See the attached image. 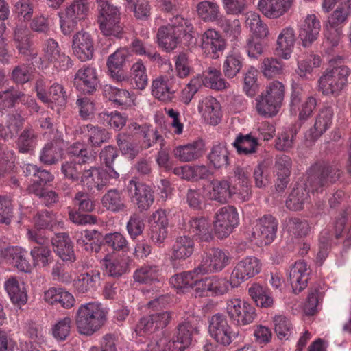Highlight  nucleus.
Returning a JSON list of instances; mask_svg holds the SVG:
<instances>
[{
    "mask_svg": "<svg viewBox=\"0 0 351 351\" xmlns=\"http://www.w3.org/2000/svg\"><path fill=\"white\" fill-rule=\"evenodd\" d=\"M274 323L275 331L280 339H288L292 335L293 331L292 324L285 316H275L274 317Z\"/></svg>",
    "mask_w": 351,
    "mask_h": 351,
    "instance_id": "nucleus-63",
    "label": "nucleus"
},
{
    "mask_svg": "<svg viewBox=\"0 0 351 351\" xmlns=\"http://www.w3.org/2000/svg\"><path fill=\"white\" fill-rule=\"evenodd\" d=\"M285 229L291 235L303 237L308 234L310 227L306 220L296 217H290L285 220Z\"/></svg>",
    "mask_w": 351,
    "mask_h": 351,
    "instance_id": "nucleus-56",
    "label": "nucleus"
},
{
    "mask_svg": "<svg viewBox=\"0 0 351 351\" xmlns=\"http://www.w3.org/2000/svg\"><path fill=\"white\" fill-rule=\"evenodd\" d=\"M226 312L232 322L239 326L250 324L256 317L255 307L247 301L237 297L226 301Z\"/></svg>",
    "mask_w": 351,
    "mask_h": 351,
    "instance_id": "nucleus-7",
    "label": "nucleus"
},
{
    "mask_svg": "<svg viewBox=\"0 0 351 351\" xmlns=\"http://www.w3.org/2000/svg\"><path fill=\"white\" fill-rule=\"evenodd\" d=\"M295 40V31L292 27L283 29L277 38L276 51L285 60L290 58Z\"/></svg>",
    "mask_w": 351,
    "mask_h": 351,
    "instance_id": "nucleus-36",
    "label": "nucleus"
},
{
    "mask_svg": "<svg viewBox=\"0 0 351 351\" xmlns=\"http://www.w3.org/2000/svg\"><path fill=\"white\" fill-rule=\"evenodd\" d=\"M40 64L43 68L53 65L61 70H66L72 66L70 58L61 51L58 43L52 38L47 39L43 45Z\"/></svg>",
    "mask_w": 351,
    "mask_h": 351,
    "instance_id": "nucleus-12",
    "label": "nucleus"
},
{
    "mask_svg": "<svg viewBox=\"0 0 351 351\" xmlns=\"http://www.w3.org/2000/svg\"><path fill=\"white\" fill-rule=\"evenodd\" d=\"M350 73V69L344 65L326 70L319 80V90L326 95L337 94L346 86Z\"/></svg>",
    "mask_w": 351,
    "mask_h": 351,
    "instance_id": "nucleus-6",
    "label": "nucleus"
},
{
    "mask_svg": "<svg viewBox=\"0 0 351 351\" xmlns=\"http://www.w3.org/2000/svg\"><path fill=\"white\" fill-rule=\"evenodd\" d=\"M295 0H258V9L267 18L278 19L291 8Z\"/></svg>",
    "mask_w": 351,
    "mask_h": 351,
    "instance_id": "nucleus-26",
    "label": "nucleus"
},
{
    "mask_svg": "<svg viewBox=\"0 0 351 351\" xmlns=\"http://www.w3.org/2000/svg\"><path fill=\"white\" fill-rule=\"evenodd\" d=\"M128 189L131 194V199L141 211L148 210L154 201L152 189L145 184L138 183L132 179L129 182Z\"/></svg>",
    "mask_w": 351,
    "mask_h": 351,
    "instance_id": "nucleus-21",
    "label": "nucleus"
},
{
    "mask_svg": "<svg viewBox=\"0 0 351 351\" xmlns=\"http://www.w3.org/2000/svg\"><path fill=\"white\" fill-rule=\"evenodd\" d=\"M208 331L217 343L223 346L230 345L239 335V332L233 330L226 317L219 313L211 317Z\"/></svg>",
    "mask_w": 351,
    "mask_h": 351,
    "instance_id": "nucleus-13",
    "label": "nucleus"
},
{
    "mask_svg": "<svg viewBox=\"0 0 351 351\" xmlns=\"http://www.w3.org/2000/svg\"><path fill=\"white\" fill-rule=\"evenodd\" d=\"M197 332V328L187 321L178 326L177 334L174 337L186 349L191 344L193 335Z\"/></svg>",
    "mask_w": 351,
    "mask_h": 351,
    "instance_id": "nucleus-59",
    "label": "nucleus"
},
{
    "mask_svg": "<svg viewBox=\"0 0 351 351\" xmlns=\"http://www.w3.org/2000/svg\"><path fill=\"white\" fill-rule=\"evenodd\" d=\"M299 37L304 47L311 46L318 38L321 30L319 19L314 14H308L298 23Z\"/></svg>",
    "mask_w": 351,
    "mask_h": 351,
    "instance_id": "nucleus-18",
    "label": "nucleus"
},
{
    "mask_svg": "<svg viewBox=\"0 0 351 351\" xmlns=\"http://www.w3.org/2000/svg\"><path fill=\"white\" fill-rule=\"evenodd\" d=\"M29 31L27 25L18 26L14 30V40L19 53L28 55L30 51Z\"/></svg>",
    "mask_w": 351,
    "mask_h": 351,
    "instance_id": "nucleus-58",
    "label": "nucleus"
},
{
    "mask_svg": "<svg viewBox=\"0 0 351 351\" xmlns=\"http://www.w3.org/2000/svg\"><path fill=\"white\" fill-rule=\"evenodd\" d=\"M100 278L101 274L98 270L81 274L73 282L74 289L78 293H88L95 289Z\"/></svg>",
    "mask_w": 351,
    "mask_h": 351,
    "instance_id": "nucleus-40",
    "label": "nucleus"
},
{
    "mask_svg": "<svg viewBox=\"0 0 351 351\" xmlns=\"http://www.w3.org/2000/svg\"><path fill=\"white\" fill-rule=\"evenodd\" d=\"M151 93L158 100L169 102L173 98L175 90L169 77L161 75L152 80Z\"/></svg>",
    "mask_w": 351,
    "mask_h": 351,
    "instance_id": "nucleus-34",
    "label": "nucleus"
},
{
    "mask_svg": "<svg viewBox=\"0 0 351 351\" xmlns=\"http://www.w3.org/2000/svg\"><path fill=\"white\" fill-rule=\"evenodd\" d=\"M131 75L136 87L138 89L143 90L148 83V77L146 73V67L141 60H138L132 64Z\"/></svg>",
    "mask_w": 351,
    "mask_h": 351,
    "instance_id": "nucleus-61",
    "label": "nucleus"
},
{
    "mask_svg": "<svg viewBox=\"0 0 351 351\" xmlns=\"http://www.w3.org/2000/svg\"><path fill=\"white\" fill-rule=\"evenodd\" d=\"M228 154L226 146L223 144H218L213 147L208 158L214 167L221 168L228 165Z\"/></svg>",
    "mask_w": 351,
    "mask_h": 351,
    "instance_id": "nucleus-60",
    "label": "nucleus"
},
{
    "mask_svg": "<svg viewBox=\"0 0 351 351\" xmlns=\"http://www.w3.org/2000/svg\"><path fill=\"white\" fill-rule=\"evenodd\" d=\"M245 25L252 34L260 38L269 34L267 25L262 22L260 15L255 12H247L245 14Z\"/></svg>",
    "mask_w": 351,
    "mask_h": 351,
    "instance_id": "nucleus-48",
    "label": "nucleus"
},
{
    "mask_svg": "<svg viewBox=\"0 0 351 351\" xmlns=\"http://www.w3.org/2000/svg\"><path fill=\"white\" fill-rule=\"evenodd\" d=\"M262 270L261 261L254 256H247L239 260L230 274V285L237 287L243 282L254 277Z\"/></svg>",
    "mask_w": 351,
    "mask_h": 351,
    "instance_id": "nucleus-10",
    "label": "nucleus"
},
{
    "mask_svg": "<svg viewBox=\"0 0 351 351\" xmlns=\"http://www.w3.org/2000/svg\"><path fill=\"white\" fill-rule=\"evenodd\" d=\"M189 231L202 241H209L213 239L210 223L205 217L192 218L189 221Z\"/></svg>",
    "mask_w": 351,
    "mask_h": 351,
    "instance_id": "nucleus-41",
    "label": "nucleus"
},
{
    "mask_svg": "<svg viewBox=\"0 0 351 351\" xmlns=\"http://www.w3.org/2000/svg\"><path fill=\"white\" fill-rule=\"evenodd\" d=\"M205 196L209 199L221 204L227 203L230 197L238 195L242 201H247L250 195L249 174L243 169L237 168L234 176L226 180H213L204 188Z\"/></svg>",
    "mask_w": 351,
    "mask_h": 351,
    "instance_id": "nucleus-2",
    "label": "nucleus"
},
{
    "mask_svg": "<svg viewBox=\"0 0 351 351\" xmlns=\"http://www.w3.org/2000/svg\"><path fill=\"white\" fill-rule=\"evenodd\" d=\"M46 83L43 80H38L36 83L35 90L38 98L45 104L54 103L58 106H62L66 103V93L62 85L53 84L46 90Z\"/></svg>",
    "mask_w": 351,
    "mask_h": 351,
    "instance_id": "nucleus-22",
    "label": "nucleus"
},
{
    "mask_svg": "<svg viewBox=\"0 0 351 351\" xmlns=\"http://www.w3.org/2000/svg\"><path fill=\"white\" fill-rule=\"evenodd\" d=\"M243 66V58L239 52H229L223 64V71L228 78L234 77Z\"/></svg>",
    "mask_w": 351,
    "mask_h": 351,
    "instance_id": "nucleus-49",
    "label": "nucleus"
},
{
    "mask_svg": "<svg viewBox=\"0 0 351 351\" xmlns=\"http://www.w3.org/2000/svg\"><path fill=\"white\" fill-rule=\"evenodd\" d=\"M101 204L108 210L119 212L125 208L123 199L117 190H109L102 197Z\"/></svg>",
    "mask_w": 351,
    "mask_h": 351,
    "instance_id": "nucleus-57",
    "label": "nucleus"
},
{
    "mask_svg": "<svg viewBox=\"0 0 351 351\" xmlns=\"http://www.w3.org/2000/svg\"><path fill=\"white\" fill-rule=\"evenodd\" d=\"M105 318L106 314L100 304L90 302L82 304L75 316L77 331L82 335L90 336L100 329Z\"/></svg>",
    "mask_w": 351,
    "mask_h": 351,
    "instance_id": "nucleus-3",
    "label": "nucleus"
},
{
    "mask_svg": "<svg viewBox=\"0 0 351 351\" xmlns=\"http://www.w3.org/2000/svg\"><path fill=\"white\" fill-rule=\"evenodd\" d=\"M193 30L189 21L177 15L171 19L167 26H162L157 33L158 45L167 51L173 50L178 45L182 36L191 38Z\"/></svg>",
    "mask_w": 351,
    "mask_h": 351,
    "instance_id": "nucleus-4",
    "label": "nucleus"
},
{
    "mask_svg": "<svg viewBox=\"0 0 351 351\" xmlns=\"http://www.w3.org/2000/svg\"><path fill=\"white\" fill-rule=\"evenodd\" d=\"M196 10L198 16L204 22H216L218 24L223 17L219 5L213 1L199 2L196 6Z\"/></svg>",
    "mask_w": 351,
    "mask_h": 351,
    "instance_id": "nucleus-39",
    "label": "nucleus"
},
{
    "mask_svg": "<svg viewBox=\"0 0 351 351\" xmlns=\"http://www.w3.org/2000/svg\"><path fill=\"white\" fill-rule=\"evenodd\" d=\"M36 145V136L31 129L25 130L19 136L17 146L21 153H31Z\"/></svg>",
    "mask_w": 351,
    "mask_h": 351,
    "instance_id": "nucleus-64",
    "label": "nucleus"
},
{
    "mask_svg": "<svg viewBox=\"0 0 351 351\" xmlns=\"http://www.w3.org/2000/svg\"><path fill=\"white\" fill-rule=\"evenodd\" d=\"M11 302L19 306L24 305L27 302V293L25 283L16 277L8 278L4 283Z\"/></svg>",
    "mask_w": 351,
    "mask_h": 351,
    "instance_id": "nucleus-32",
    "label": "nucleus"
},
{
    "mask_svg": "<svg viewBox=\"0 0 351 351\" xmlns=\"http://www.w3.org/2000/svg\"><path fill=\"white\" fill-rule=\"evenodd\" d=\"M339 1L344 2V5H340L328 19V23L332 28H336L347 21L351 13V0H323L322 4L323 11L327 13Z\"/></svg>",
    "mask_w": 351,
    "mask_h": 351,
    "instance_id": "nucleus-23",
    "label": "nucleus"
},
{
    "mask_svg": "<svg viewBox=\"0 0 351 351\" xmlns=\"http://www.w3.org/2000/svg\"><path fill=\"white\" fill-rule=\"evenodd\" d=\"M278 221L271 215H265L257 222L252 234V241L258 246L271 243L277 231Z\"/></svg>",
    "mask_w": 351,
    "mask_h": 351,
    "instance_id": "nucleus-17",
    "label": "nucleus"
},
{
    "mask_svg": "<svg viewBox=\"0 0 351 351\" xmlns=\"http://www.w3.org/2000/svg\"><path fill=\"white\" fill-rule=\"evenodd\" d=\"M104 265L106 271L111 276H120L126 273L129 269L128 257L111 259L109 256H106L104 259Z\"/></svg>",
    "mask_w": 351,
    "mask_h": 351,
    "instance_id": "nucleus-51",
    "label": "nucleus"
},
{
    "mask_svg": "<svg viewBox=\"0 0 351 351\" xmlns=\"http://www.w3.org/2000/svg\"><path fill=\"white\" fill-rule=\"evenodd\" d=\"M0 241V262L8 264L19 271L30 272L32 264L26 258L27 251L19 246H3Z\"/></svg>",
    "mask_w": 351,
    "mask_h": 351,
    "instance_id": "nucleus-15",
    "label": "nucleus"
},
{
    "mask_svg": "<svg viewBox=\"0 0 351 351\" xmlns=\"http://www.w3.org/2000/svg\"><path fill=\"white\" fill-rule=\"evenodd\" d=\"M239 213L232 206L219 208L215 213L213 221V230L219 238L227 237L239 225Z\"/></svg>",
    "mask_w": 351,
    "mask_h": 351,
    "instance_id": "nucleus-11",
    "label": "nucleus"
},
{
    "mask_svg": "<svg viewBox=\"0 0 351 351\" xmlns=\"http://www.w3.org/2000/svg\"><path fill=\"white\" fill-rule=\"evenodd\" d=\"M81 183L90 191H100L108 185V178L104 169L91 167L83 173Z\"/></svg>",
    "mask_w": 351,
    "mask_h": 351,
    "instance_id": "nucleus-30",
    "label": "nucleus"
},
{
    "mask_svg": "<svg viewBox=\"0 0 351 351\" xmlns=\"http://www.w3.org/2000/svg\"><path fill=\"white\" fill-rule=\"evenodd\" d=\"M89 12V5L86 0H74L60 16L62 32L69 35L76 27L77 23L86 18Z\"/></svg>",
    "mask_w": 351,
    "mask_h": 351,
    "instance_id": "nucleus-9",
    "label": "nucleus"
},
{
    "mask_svg": "<svg viewBox=\"0 0 351 351\" xmlns=\"http://www.w3.org/2000/svg\"><path fill=\"white\" fill-rule=\"evenodd\" d=\"M193 240L187 236L179 237L172 246L171 260L174 263L184 261L191 256L194 252Z\"/></svg>",
    "mask_w": 351,
    "mask_h": 351,
    "instance_id": "nucleus-35",
    "label": "nucleus"
},
{
    "mask_svg": "<svg viewBox=\"0 0 351 351\" xmlns=\"http://www.w3.org/2000/svg\"><path fill=\"white\" fill-rule=\"evenodd\" d=\"M340 177L338 168L324 163L313 165L308 171L307 182L296 185L291 191L286 206L291 210H300L310 201L311 193H318L322 188L335 182Z\"/></svg>",
    "mask_w": 351,
    "mask_h": 351,
    "instance_id": "nucleus-1",
    "label": "nucleus"
},
{
    "mask_svg": "<svg viewBox=\"0 0 351 351\" xmlns=\"http://www.w3.org/2000/svg\"><path fill=\"white\" fill-rule=\"evenodd\" d=\"M159 268L156 265H144L134 273V279L140 283L149 284L159 281Z\"/></svg>",
    "mask_w": 351,
    "mask_h": 351,
    "instance_id": "nucleus-52",
    "label": "nucleus"
},
{
    "mask_svg": "<svg viewBox=\"0 0 351 351\" xmlns=\"http://www.w3.org/2000/svg\"><path fill=\"white\" fill-rule=\"evenodd\" d=\"M73 54L81 61L92 59L94 53L93 40L86 32L80 31L74 34L72 40Z\"/></svg>",
    "mask_w": 351,
    "mask_h": 351,
    "instance_id": "nucleus-24",
    "label": "nucleus"
},
{
    "mask_svg": "<svg viewBox=\"0 0 351 351\" xmlns=\"http://www.w3.org/2000/svg\"><path fill=\"white\" fill-rule=\"evenodd\" d=\"M260 68L263 75L270 79L282 73L283 64L276 58H266L263 59Z\"/></svg>",
    "mask_w": 351,
    "mask_h": 351,
    "instance_id": "nucleus-62",
    "label": "nucleus"
},
{
    "mask_svg": "<svg viewBox=\"0 0 351 351\" xmlns=\"http://www.w3.org/2000/svg\"><path fill=\"white\" fill-rule=\"evenodd\" d=\"M98 84L97 71L95 68L84 66L79 69L74 78L75 88L84 93H91Z\"/></svg>",
    "mask_w": 351,
    "mask_h": 351,
    "instance_id": "nucleus-27",
    "label": "nucleus"
},
{
    "mask_svg": "<svg viewBox=\"0 0 351 351\" xmlns=\"http://www.w3.org/2000/svg\"><path fill=\"white\" fill-rule=\"evenodd\" d=\"M239 154L248 155L256 152L258 147V138L255 132L245 135L239 134L232 143Z\"/></svg>",
    "mask_w": 351,
    "mask_h": 351,
    "instance_id": "nucleus-42",
    "label": "nucleus"
},
{
    "mask_svg": "<svg viewBox=\"0 0 351 351\" xmlns=\"http://www.w3.org/2000/svg\"><path fill=\"white\" fill-rule=\"evenodd\" d=\"M32 266L45 268L53 261L52 252L48 246L39 245L33 247L30 250Z\"/></svg>",
    "mask_w": 351,
    "mask_h": 351,
    "instance_id": "nucleus-44",
    "label": "nucleus"
},
{
    "mask_svg": "<svg viewBox=\"0 0 351 351\" xmlns=\"http://www.w3.org/2000/svg\"><path fill=\"white\" fill-rule=\"evenodd\" d=\"M171 318L167 311L156 313L142 317L135 328V332L138 336H144L155 332L159 328L165 327Z\"/></svg>",
    "mask_w": 351,
    "mask_h": 351,
    "instance_id": "nucleus-20",
    "label": "nucleus"
},
{
    "mask_svg": "<svg viewBox=\"0 0 351 351\" xmlns=\"http://www.w3.org/2000/svg\"><path fill=\"white\" fill-rule=\"evenodd\" d=\"M321 64L319 56L315 55L308 56L303 60H298L297 74L302 79H308L313 68L319 67Z\"/></svg>",
    "mask_w": 351,
    "mask_h": 351,
    "instance_id": "nucleus-55",
    "label": "nucleus"
},
{
    "mask_svg": "<svg viewBox=\"0 0 351 351\" xmlns=\"http://www.w3.org/2000/svg\"><path fill=\"white\" fill-rule=\"evenodd\" d=\"M18 99H21L22 102L27 105L28 108L32 110L35 112L38 111V106L34 99L27 97L14 89H9L0 93V109H6L12 107L16 100Z\"/></svg>",
    "mask_w": 351,
    "mask_h": 351,
    "instance_id": "nucleus-37",
    "label": "nucleus"
},
{
    "mask_svg": "<svg viewBox=\"0 0 351 351\" xmlns=\"http://www.w3.org/2000/svg\"><path fill=\"white\" fill-rule=\"evenodd\" d=\"M63 142L56 141L47 143L40 154V160L45 165H53L62 156Z\"/></svg>",
    "mask_w": 351,
    "mask_h": 351,
    "instance_id": "nucleus-45",
    "label": "nucleus"
},
{
    "mask_svg": "<svg viewBox=\"0 0 351 351\" xmlns=\"http://www.w3.org/2000/svg\"><path fill=\"white\" fill-rule=\"evenodd\" d=\"M131 47L136 54L145 55L151 61L159 65L167 64L168 66H171L169 60L163 59L155 50L145 47L139 40H134L132 43Z\"/></svg>",
    "mask_w": 351,
    "mask_h": 351,
    "instance_id": "nucleus-54",
    "label": "nucleus"
},
{
    "mask_svg": "<svg viewBox=\"0 0 351 351\" xmlns=\"http://www.w3.org/2000/svg\"><path fill=\"white\" fill-rule=\"evenodd\" d=\"M196 274L202 273L199 271H196L195 267L191 271L175 274L170 278L169 282L174 288L184 292L193 287Z\"/></svg>",
    "mask_w": 351,
    "mask_h": 351,
    "instance_id": "nucleus-47",
    "label": "nucleus"
},
{
    "mask_svg": "<svg viewBox=\"0 0 351 351\" xmlns=\"http://www.w3.org/2000/svg\"><path fill=\"white\" fill-rule=\"evenodd\" d=\"M81 130L82 133L88 137L93 147H99L109 138L108 133L104 129L97 126L86 125L82 126Z\"/></svg>",
    "mask_w": 351,
    "mask_h": 351,
    "instance_id": "nucleus-53",
    "label": "nucleus"
},
{
    "mask_svg": "<svg viewBox=\"0 0 351 351\" xmlns=\"http://www.w3.org/2000/svg\"><path fill=\"white\" fill-rule=\"evenodd\" d=\"M231 262L229 253L219 248L209 250L203 256L195 271L202 274L217 273L221 271Z\"/></svg>",
    "mask_w": 351,
    "mask_h": 351,
    "instance_id": "nucleus-14",
    "label": "nucleus"
},
{
    "mask_svg": "<svg viewBox=\"0 0 351 351\" xmlns=\"http://www.w3.org/2000/svg\"><path fill=\"white\" fill-rule=\"evenodd\" d=\"M128 55V50L125 48H121L117 49L108 58L107 66L110 73V77L116 82H123L128 80V77L122 70Z\"/></svg>",
    "mask_w": 351,
    "mask_h": 351,
    "instance_id": "nucleus-29",
    "label": "nucleus"
},
{
    "mask_svg": "<svg viewBox=\"0 0 351 351\" xmlns=\"http://www.w3.org/2000/svg\"><path fill=\"white\" fill-rule=\"evenodd\" d=\"M34 228H28L27 237L29 241L42 244L47 240L45 229H51L58 224L55 215L48 211L38 213L33 219Z\"/></svg>",
    "mask_w": 351,
    "mask_h": 351,
    "instance_id": "nucleus-16",
    "label": "nucleus"
},
{
    "mask_svg": "<svg viewBox=\"0 0 351 351\" xmlns=\"http://www.w3.org/2000/svg\"><path fill=\"white\" fill-rule=\"evenodd\" d=\"M198 112L208 124L217 125L221 119L222 112L219 102L213 97L208 96L199 101Z\"/></svg>",
    "mask_w": 351,
    "mask_h": 351,
    "instance_id": "nucleus-25",
    "label": "nucleus"
},
{
    "mask_svg": "<svg viewBox=\"0 0 351 351\" xmlns=\"http://www.w3.org/2000/svg\"><path fill=\"white\" fill-rule=\"evenodd\" d=\"M333 117V110L330 107L322 108L315 118V124L311 128L306 138L315 141L321 136L331 125Z\"/></svg>",
    "mask_w": 351,
    "mask_h": 351,
    "instance_id": "nucleus-31",
    "label": "nucleus"
},
{
    "mask_svg": "<svg viewBox=\"0 0 351 351\" xmlns=\"http://www.w3.org/2000/svg\"><path fill=\"white\" fill-rule=\"evenodd\" d=\"M202 154V143L194 142L179 146L174 149V155L180 160L189 162L198 158Z\"/></svg>",
    "mask_w": 351,
    "mask_h": 351,
    "instance_id": "nucleus-46",
    "label": "nucleus"
},
{
    "mask_svg": "<svg viewBox=\"0 0 351 351\" xmlns=\"http://www.w3.org/2000/svg\"><path fill=\"white\" fill-rule=\"evenodd\" d=\"M119 9L108 1L99 2L98 22L100 29L106 36H120L122 27L120 25Z\"/></svg>",
    "mask_w": 351,
    "mask_h": 351,
    "instance_id": "nucleus-8",
    "label": "nucleus"
},
{
    "mask_svg": "<svg viewBox=\"0 0 351 351\" xmlns=\"http://www.w3.org/2000/svg\"><path fill=\"white\" fill-rule=\"evenodd\" d=\"M182 346L176 337L169 339L162 337L158 340L150 342L147 346V351H184Z\"/></svg>",
    "mask_w": 351,
    "mask_h": 351,
    "instance_id": "nucleus-50",
    "label": "nucleus"
},
{
    "mask_svg": "<svg viewBox=\"0 0 351 351\" xmlns=\"http://www.w3.org/2000/svg\"><path fill=\"white\" fill-rule=\"evenodd\" d=\"M217 90H223L229 87V84L222 77L221 71L215 68H208L201 78V85Z\"/></svg>",
    "mask_w": 351,
    "mask_h": 351,
    "instance_id": "nucleus-43",
    "label": "nucleus"
},
{
    "mask_svg": "<svg viewBox=\"0 0 351 351\" xmlns=\"http://www.w3.org/2000/svg\"><path fill=\"white\" fill-rule=\"evenodd\" d=\"M247 292L257 306L267 308L273 306L274 300L267 287L254 282L248 288Z\"/></svg>",
    "mask_w": 351,
    "mask_h": 351,
    "instance_id": "nucleus-38",
    "label": "nucleus"
},
{
    "mask_svg": "<svg viewBox=\"0 0 351 351\" xmlns=\"http://www.w3.org/2000/svg\"><path fill=\"white\" fill-rule=\"evenodd\" d=\"M285 87L279 81L271 82L256 99L258 113L265 117L275 116L280 110L284 99Z\"/></svg>",
    "mask_w": 351,
    "mask_h": 351,
    "instance_id": "nucleus-5",
    "label": "nucleus"
},
{
    "mask_svg": "<svg viewBox=\"0 0 351 351\" xmlns=\"http://www.w3.org/2000/svg\"><path fill=\"white\" fill-rule=\"evenodd\" d=\"M309 269L304 261H296L290 268L289 281L295 293L301 292L307 287Z\"/></svg>",
    "mask_w": 351,
    "mask_h": 351,
    "instance_id": "nucleus-28",
    "label": "nucleus"
},
{
    "mask_svg": "<svg viewBox=\"0 0 351 351\" xmlns=\"http://www.w3.org/2000/svg\"><path fill=\"white\" fill-rule=\"evenodd\" d=\"M226 46L221 34L214 29L206 30L201 36V49L204 53L212 58H217Z\"/></svg>",
    "mask_w": 351,
    "mask_h": 351,
    "instance_id": "nucleus-19",
    "label": "nucleus"
},
{
    "mask_svg": "<svg viewBox=\"0 0 351 351\" xmlns=\"http://www.w3.org/2000/svg\"><path fill=\"white\" fill-rule=\"evenodd\" d=\"M51 243L55 252L62 261L73 262L75 260L73 245L67 234H56Z\"/></svg>",
    "mask_w": 351,
    "mask_h": 351,
    "instance_id": "nucleus-33",
    "label": "nucleus"
}]
</instances>
